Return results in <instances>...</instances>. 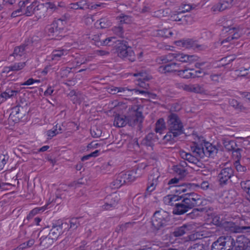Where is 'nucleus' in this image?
<instances>
[{
  "instance_id": "nucleus-1",
  "label": "nucleus",
  "mask_w": 250,
  "mask_h": 250,
  "mask_svg": "<svg viewBox=\"0 0 250 250\" xmlns=\"http://www.w3.org/2000/svg\"><path fill=\"white\" fill-rule=\"evenodd\" d=\"M86 182L84 181L83 179L79 180L77 182H74L70 185L67 186L62 185L60 186L56 192V197L55 199H53L51 201L50 199L49 202L44 206L38 207L32 209L30 213V216H34L38 213L43 212L45 209L49 208L51 207L50 205L53 202L59 204L60 202L58 201L59 199H65L67 195H71L72 192L75 189L80 187V185L86 184Z\"/></svg>"
},
{
  "instance_id": "nucleus-2",
  "label": "nucleus",
  "mask_w": 250,
  "mask_h": 250,
  "mask_svg": "<svg viewBox=\"0 0 250 250\" xmlns=\"http://www.w3.org/2000/svg\"><path fill=\"white\" fill-rule=\"evenodd\" d=\"M96 45H114L120 57L125 58L132 62L135 60L134 52L131 47L128 45V42L123 40H117L115 37H109L104 40L97 41Z\"/></svg>"
},
{
  "instance_id": "nucleus-3",
  "label": "nucleus",
  "mask_w": 250,
  "mask_h": 250,
  "mask_svg": "<svg viewBox=\"0 0 250 250\" xmlns=\"http://www.w3.org/2000/svg\"><path fill=\"white\" fill-rule=\"evenodd\" d=\"M194 147L192 148L193 154L197 156L198 159L203 158L204 156L213 157L217 152V149L211 144L204 142L203 144H198L194 142Z\"/></svg>"
},
{
  "instance_id": "nucleus-4",
  "label": "nucleus",
  "mask_w": 250,
  "mask_h": 250,
  "mask_svg": "<svg viewBox=\"0 0 250 250\" xmlns=\"http://www.w3.org/2000/svg\"><path fill=\"white\" fill-rule=\"evenodd\" d=\"M205 63L204 62H197L195 63V67L199 68L198 70L194 69H185L181 70H173V74L180 76L184 78L188 79L190 77L196 78L204 76L205 75L208 74L205 71L204 68H201Z\"/></svg>"
},
{
  "instance_id": "nucleus-5",
  "label": "nucleus",
  "mask_w": 250,
  "mask_h": 250,
  "mask_svg": "<svg viewBox=\"0 0 250 250\" xmlns=\"http://www.w3.org/2000/svg\"><path fill=\"white\" fill-rule=\"evenodd\" d=\"M169 220V213L164 210H160L154 213L152 218V225L154 229H159L167 225Z\"/></svg>"
},
{
  "instance_id": "nucleus-6",
  "label": "nucleus",
  "mask_w": 250,
  "mask_h": 250,
  "mask_svg": "<svg viewBox=\"0 0 250 250\" xmlns=\"http://www.w3.org/2000/svg\"><path fill=\"white\" fill-rule=\"evenodd\" d=\"M185 138L183 124L176 114L173 113V143Z\"/></svg>"
},
{
  "instance_id": "nucleus-7",
  "label": "nucleus",
  "mask_w": 250,
  "mask_h": 250,
  "mask_svg": "<svg viewBox=\"0 0 250 250\" xmlns=\"http://www.w3.org/2000/svg\"><path fill=\"white\" fill-rule=\"evenodd\" d=\"M141 176L140 173H119L116 180L113 181V185L119 188L125 184H129L135 181Z\"/></svg>"
},
{
  "instance_id": "nucleus-8",
  "label": "nucleus",
  "mask_w": 250,
  "mask_h": 250,
  "mask_svg": "<svg viewBox=\"0 0 250 250\" xmlns=\"http://www.w3.org/2000/svg\"><path fill=\"white\" fill-rule=\"evenodd\" d=\"M156 62L162 65L158 68V71L167 75L172 72V55L170 54L163 56L156 59Z\"/></svg>"
},
{
  "instance_id": "nucleus-9",
  "label": "nucleus",
  "mask_w": 250,
  "mask_h": 250,
  "mask_svg": "<svg viewBox=\"0 0 250 250\" xmlns=\"http://www.w3.org/2000/svg\"><path fill=\"white\" fill-rule=\"evenodd\" d=\"M28 112L27 103L24 106L18 104L12 109L9 118L15 123L19 122Z\"/></svg>"
},
{
  "instance_id": "nucleus-10",
  "label": "nucleus",
  "mask_w": 250,
  "mask_h": 250,
  "mask_svg": "<svg viewBox=\"0 0 250 250\" xmlns=\"http://www.w3.org/2000/svg\"><path fill=\"white\" fill-rule=\"evenodd\" d=\"M182 199V202L185 203L189 208L199 206L202 203L201 196L194 192L187 194Z\"/></svg>"
},
{
  "instance_id": "nucleus-11",
  "label": "nucleus",
  "mask_w": 250,
  "mask_h": 250,
  "mask_svg": "<svg viewBox=\"0 0 250 250\" xmlns=\"http://www.w3.org/2000/svg\"><path fill=\"white\" fill-rule=\"evenodd\" d=\"M103 3L94 4L91 5L90 3L87 0H79L77 2L69 4V8L74 10H85L88 9H96L101 6Z\"/></svg>"
},
{
  "instance_id": "nucleus-12",
  "label": "nucleus",
  "mask_w": 250,
  "mask_h": 250,
  "mask_svg": "<svg viewBox=\"0 0 250 250\" xmlns=\"http://www.w3.org/2000/svg\"><path fill=\"white\" fill-rule=\"evenodd\" d=\"M225 30L226 32H229L230 35L227 38L223 40L221 42V45H223V46L229 47V45L233 43V40L239 39L241 34L239 32L238 30L234 27H225Z\"/></svg>"
},
{
  "instance_id": "nucleus-13",
  "label": "nucleus",
  "mask_w": 250,
  "mask_h": 250,
  "mask_svg": "<svg viewBox=\"0 0 250 250\" xmlns=\"http://www.w3.org/2000/svg\"><path fill=\"white\" fill-rule=\"evenodd\" d=\"M182 88L184 90L189 92L206 95L209 94V91L205 88V85L203 84H184Z\"/></svg>"
},
{
  "instance_id": "nucleus-14",
  "label": "nucleus",
  "mask_w": 250,
  "mask_h": 250,
  "mask_svg": "<svg viewBox=\"0 0 250 250\" xmlns=\"http://www.w3.org/2000/svg\"><path fill=\"white\" fill-rule=\"evenodd\" d=\"M143 119L142 112L139 111L138 109L136 110L135 114L127 116L128 125L131 127L137 125L138 130L141 129Z\"/></svg>"
},
{
  "instance_id": "nucleus-15",
  "label": "nucleus",
  "mask_w": 250,
  "mask_h": 250,
  "mask_svg": "<svg viewBox=\"0 0 250 250\" xmlns=\"http://www.w3.org/2000/svg\"><path fill=\"white\" fill-rule=\"evenodd\" d=\"M242 150L241 148H236L232 152V157L235 160L233 165L237 172H245L247 170L246 167L242 166L239 162L241 158V151Z\"/></svg>"
},
{
  "instance_id": "nucleus-16",
  "label": "nucleus",
  "mask_w": 250,
  "mask_h": 250,
  "mask_svg": "<svg viewBox=\"0 0 250 250\" xmlns=\"http://www.w3.org/2000/svg\"><path fill=\"white\" fill-rule=\"evenodd\" d=\"M173 59L182 62L191 63L198 60L196 55H188L183 53H173Z\"/></svg>"
},
{
  "instance_id": "nucleus-17",
  "label": "nucleus",
  "mask_w": 250,
  "mask_h": 250,
  "mask_svg": "<svg viewBox=\"0 0 250 250\" xmlns=\"http://www.w3.org/2000/svg\"><path fill=\"white\" fill-rule=\"evenodd\" d=\"M186 188L183 183L180 185H173V201H178L183 198V195H180L186 191Z\"/></svg>"
},
{
  "instance_id": "nucleus-18",
  "label": "nucleus",
  "mask_w": 250,
  "mask_h": 250,
  "mask_svg": "<svg viewBox=\"0 0 250 250\" xmlns=\"http://www.w3.org/2000/svg\"><path fill=\"white\" fill-rule=\"evenodd\" d=\"M184 40V48L193 49L196 51H201L206 49L207 46L204 45L198 44L195 41L191 39Z\"/></svg>"
},
{
  "instance_id": "nucleus-19",
  "label": "nucleus",
  "mask_w": 250,
  "mask_h": 250,
  "mask_svg": "<svg viewBox=\"0 0 250 250\" xmlns=\"http://www.w3.org/2000/svg\"><path fill=\"white\" fill-rule=\"evenodd\" d=\"M158 138L154 133H149L146 137L143 139L141 142V145L153 147L154 146V143L158 141Z\"/></svg>"
},
{
  "instance_id": "nucleus-20",
  "label": "nucleus",
  "mask_w": 250,
  "mask_h": 250,
  "mask_svg": "<svg viewBox=\"0 0 250 250\" xmlns=\"http://www.w3.org/2000/svg\"><path fill=\"white\" fill-rule=\"evenodd\" d=\"M250 241L248 239L244 236H241L238 237L236 241H235L234 250H245L249 246Z\"/></svg>"
},
{
  "instance_id": "nucleus-21",
  "label": "nucleus",
  "mask_w": 250,
  "mask_h": 250,
  "mask_svg": "<svg viewBox=\"0 0 250 250\" xmlns=\"http://www.w3.org/2000/svg\"><path fill=\"white\" fill-rule=\"evenodd\" d=\"M29 4L28 0L20 1L18 3L19 8L14 11L11 14V17L15 18L18 16L24 15L26 7Z\"/></svg>"
},
{
  "instance_id": "nucleus-22",
  "label": "nucleus",
  "mask_w": 250,
  "mask_h": 250,
  "mask_svg": "<svg viewBox=\"0 0 250 250\" xmlns=\"http://www.w3.org/2000/svg\"><path fill=\"white\" fill-rule=\"evenodd\" d=\"M194 147V143L190 146V152L187 153L183 150L179 151V154L181 157L188 161L191 163H194L196 161L198 160L197 156H195L193 154V152L192 151V148Z\"/></svg>"
},
{
  "instance_id": "nucleus-23",
  "label": "nucleus",
  "mask_w": 250,
  "mask_h": 250,
  "mask_svg": "<svg viewBox=\"0 0 250 250\" xmlns=\"http://www.w3.org/2000/svg\"><path fill=\"white\" fill-rule=\"evenodd\" d=\"M222 239V245L225 250H232L235 245V240L230 236L220 237Z\"/></svg>"
},
{
  "instance_id": "nucleus-24",
  "label": "nucleus",
  "mask_w": 250,
  "mask_h": 250,
  "mask_svg": "<svg viewBox=\"0 0 250 250\" xmlns=\"http://www.w3.org/2000/svg\"><path fill=\"white\" fill-rule=\"evenodd\" d=\"M234 0H220L219 3L214 6V10L222 11L231 8L233 5Z\"/></svg>"
},
{
  "instance_id": "nucleus-25",
  "label": "nucleus",
  "mask_w": 250,
  "mask_h": 250,
  "mask_svg": "<svg viewBox=\"0 0 250 250\" xmlns=\"http://www.w3.org/2000/svg\"><path fill=\"white\" fill-rule=\"evenodd\" d=\"M160 175L158 173H153L149 176V185L147 188V190L149 192L153 191L158 183V178Z\"/></svg>"
},
{
  "instance_id": "nucleus-26",
  "label": "nucleus",
  "mask_w": 250,
  "mask_h": 250,
  "mask_svg": "<svg viewBox=\"0 0 250 250\" xmlns=\"http://www.w3.org/2000/svg\"><path fill=\"white\" fill-rule=\"evenodd\" d=\"M67 54V50L64 49L54 50L49 58L50 61H54V63L61 60L62 56Z\"/></svg>"
},
{
  "instance_id": "nucleus-27",
  "label": "nucleus",
  "mask_w": 250,
  "mask_h": 250,
  "mask_svg": "<svg viewBox=\"0 0 250 250\" xmlns=\"http://www.w3.org/2000/svg\"><path fill=\"white\" fill-rule=\"evenodd\" d=\"M36 5L37 7L34 10V15L38 19L45 17L47 11L46 7L43 4H40L38 1Z\"/></svg>"
},
{
  "instance_id": "nucleus-28",
  "label": "nucleus",
  "mask_w": 250,
  "mask_h": 250,
  "mask_svg": "<svg viewBox=\"0 0 250 250\" xmlns=\"http://www.w3.org/2000/svg\"><path fill=\"white\" fill-rule=\"evenodd\" d=\"M189 208L186 206L184 202L175 203L173 213L175 214H182L186 212Z\"/></svg>"
},
{
  "instance_id": "nucleus-29",
  "label": "nucleus",
  "mask_w": 250,
  "mask_h": 250,
  "mask_svg": "<svg viewBox=\"0 0 250 250\" xmlns=\"http://www.w3.org/2000/svg\"><path fill=\"white\" fill-rule=\"evenodd\" d=\"M127 123V116L118 115L115 117L114 125L118 127L125 126Z\"/></svg>"
},
{
  "instance_id": "nucleus-30",
  "label": "nucleus",
  "mask_w": 250,
  "mask_h": 250,
  "mask_svg": "<svg viewBox=\"0 0 250 250\" xmlns=\"http://www.w3.org/2000/svg\"><path fill=\"white\" fill-rule=\"evenodd\" d=\"M40 245L43 249H46L51 246L54 243V240L48 235L42 236L40 239Z\"/></svg>"
},
{
  "instance_id": "nucleus-31",
  "label": "nucleus",
  "mask_w": 250,
  "mask_h": 250,
  "mask_svg": "<svg viewBox=\"0 0 250 250\" xmlns=\"http://www.w3.org/2000/svg\"><path fill=\"white\" fill-rule=\"evenodd\" d=\"M62 234V231L61 230V228L59 226H56L51 229L48 235L55 240Z\"/></svg>"
},
{
  "instance_id": "nucleus-32",
  "label": "nucleus",
  "mask_w": 250,
  "mask_h": 250,
  "mask_svg": "<svg viewBox=\"0 0 250 250\" xmlns=\"http://www.w3.org/2000/svg\"><path fill=\"white\" fill-rule=\"evenodd\" d=\"M66 23V22L65 20L62 19H58L55 20L52 23L53 26L56 28V30H57L60 33L61 31L64 29Z\"/></svg>"
},
{
  "instance_id": "nucleus-33",
  "label": "nucleus",
  "mask_w": 250,
  "mask_h": 250,
  "mask_svg": "<svg viewBox=\"0 0 250 250\" xmlns=\"http://www.w3.org/2000/svg\"><path fill=\"white\" fill-rule=\"evenodd\" d=\"M26 45H22L17 46L14 48V52L10 56H13L15 58H18L21 57L25 54V48Z\"/></svg>"
},
{
  "instance_id": "nucleus-34",
  "label": "nucleus",
  "mask_w": 250,
  "mask_h": 250,
  "mask_svg": "<svg viewBox=\"0 0 250 250\" xmlns=\"http://www.w3.org/2000/svg\"><path fill=\"white\" fill-rule=\"evenodd\" d=\"M18 91L11 89L10 88H7L5 91L0 94V97L4 100H7L8 98L13 97L17 95Z\"/></svg>"
},
{
  "instance_id": "nucleus-35",
  "label": "nucleus",
  "mask_w": 250,
  "mask_h": 250,
  "mask_svg": "<svg viewBox=\"0 0 250 250\" xmlns=\"http://www.w3.org/2000/svg\"><path fill=\"white\" fill-rule=\"evenodd\" d=\"M37 4H38L37 1H34L30 3L29 5L26 7V10L24 13V15L26 16H31L34 14V10L35 8L37 7Z\"/></svg>"
},
{
  "instance_id": "nucleus-36",
  "label": "nucleus",
  "mask_w": 250,
  "mask_h": 250,
  "mask_svg": "<svg viewBox=\"0 0 250 250\" xmlns=\"http://www.w3.org/2000/svg\"><path fill=\"white\" fill-rule=\"evenodd\" d=\"M233 173H219L218 178L220 184H226L227 181L233 175Z\"/></svg>"
},
{
  "instance_id": "nucleus-37",
  "label": "nucleus",
  "mask_w": 250,
  "mask_h": 250,
  "mask_svg": "<svg viewBox=\"0 0 250 250\" xmlns=\"http://www.w3.org/2000/svg\"><path fill=\"white\" fill-rule=\"evenodd\" d=\"M83 219L82 218H74L68 220L70 230H75L80 225Z\"/></svg>"
},
{
  "instance_id": "nucleus-38",
  "label": "nucleus",
  "mask_w": 250,
  "mask_h": 250,
  "mask_svg": "<svg viewBox=\"0 0 250 250\" xmlns=\"http://www.w3.org/2000/svg\"><path fill=\"white\" fill-rule=\"evenodd\" d=\"M166 128L163 118H160L155 124V131L157 133H162V131Z\"/></svg>"
},
{
  "instance_id": "nucleus-39",
  "label": "nucleus",
  "mask_w": 250,
  "mask_h": 250,
  "mask_svg": "<svg viewBox=\"0 0 250 250\" xmlns=\"http://www.w3.org/2000/svg\"><path fill=\"white\" fill-rule=\"evenodd\" d=\"M187 227L188 226L185 225L182 227L177 228L175 229L174 231L173 232V234L176 237L182 236L183 235L185 234L187 232V231L188 230L187 229Z\"/></svg>"
},
{
  "instance_id": "nucleus-40",
  "label": "nucleus",
  "mask_w": 250,
  "mask_h": 250,
  "mask_svg": "<svg viewBox=\"0 0 250 250\" xmlns=\"http://www.w3.org/2000/svg\"><path fill=\"white\" fill-rule=\"evenodd\" d=\"M124 26L121 24H119L118 26H114L112 28L113 32L121 38H124Z\"/></svg>"
},
{
  "instance_id": "nucleus-41",
  "label": "nucleus",
  "mask_w": 250,
  "mask_h": 250,
  "mask_svg": "<svg viewBox=\"0 0 250 250\" xmlns=\"http://www.w3.org/2000/svg\"><path fill=\"white\" fill-rule=\"evenodd\" d=\"M25 65L26 62H15L10 66L12 71H18L22 69Z\"/></svg>"
},
{
  "instance_id": "nucleus-42",
  "label": "nucleus",
  "mask_w": 250,
  "mask_h": 250,
  "mask_svg": "<svg viewBox=\"0 0 250 250\" xmlns=\"http://www.w3.org/2000/svg\"><path fill=\"white\" fill-rule=\"evenodd\" d=\"M99 155H100V150H96L94 152H92L89 154L85 155H84L81 158V160L82 162H84V161H87V160H90L92 158H95V157H98Z\"/></svg>"
},
{
  "instance_id": "nucleus-43",
  "label": "nucleus",
  "mask_w": 250,
  "mask_h": 250,
  "mask_svg": "<svg viewBox=\"0 0 250 250\" xmlns=\"http://www.w3.org/2000/svg\"><path fill=\"white\" fill-rule=\"evenodd\" d=\"M90 133L93 137L99 138L101 136L102 131L100 127L93 126L90 129Z\"/></svg>"
},
{
  "instance_id": "nucleus-44",
  "label": "nucleus",
  "mask_w": 250,
  "mask_h": 250,
  "mask_svg": "<svg viewBox=\"0 0 250 250\" xmlns=\"http://www.w3.org/2000/svg\"><path fill=\"white\" fill-rule=\"evenodd\" d=\"M241 186L242 189L247 192L249 197L248 199L250 201V180L243 181L241 183Z\"/></svg>"
},
{
  "instance_id": "nucleus-45",
  "label": "nucleus",
  "mask_w": 250,
  "mask_h": 250,
  "mask_svg": "<svg viewBox=\"0 0 250 250\" xmlns=\"http://www.w3.org/2000/svg\"><path fill=\"white\" fill-rule=\"evenodd\" d=\"M46 32L48 34V36H57L59 33L56 30V28L53 26V23L48 25L46 27Z\"/></svg>"
},
{
  "instance_id": "nucleus-46",
  "label": "nucleus",
  "mask_w": 250,
  "mask_h": 250,
  "mask_svg": "<svg viewBox=\"0 0 250 250\" xmlns=\"http://www.w3.org/2000/svg\"><path fill=\"white\" fill-rule=\"evenodd\" d=\"M105 200L107 201H109L110 204L114 203V208L117 205L118 201L119 200V198L117 194H114L111 195L107 196L105 198Z\"/></svg>"
},
{
  "instance_id": "nucleus-47",
  "label": "nucleus",
  "mask_w": 250,
  "mask_h": 250,
  "mask_svg": "<svg viewBox=\"0 0 250 250\" xmlns=\"http://www.w3.org/2000/svg\"><path fill=\"white\" fill-rule=\"evenodd\" d=\"M120 22V24L123 25V24H127L131 22V17L125 15L124 14H122L119 17H118Z\"/></svg>"
},
{
  "instance_id": "nucleus-48",
  "label": "nucleus",
  "mask_w": 250,
  "mask_h": 250,
  "mask_svg": "<svg viewBox=\"0 0 250 250\" xmlns=\"http://www.w3.org/2000/svg\"><path fill=\"white\" fill-rule=\"evenodd\" d=\"M9 157L8 154H0V170L3 169L5 165L9 160Z\"/></svg>"
},
{
  "instance_id": "nucleus-49",
  "label": "nucleus",
  "mask_w": 250,
  "mask_h": 250,
  "mask_svg": "<svg viewBox=\"0 0 250 250\" xmlns=\"http://www.w3.org/2000/svg\"><path fill=\"white\" fill-rule=\"evenodd\" d=\"M183 13L180 12L179 11H174V13H173V21H185V18L182 15Z\"/></svg>"
},
{
  "instance_id": "nucleus-50",
  "label": "nucleus",
  "mask_w": 250,
  "mask_h": 250,
  "mask_svg": "<svg viewBox=\"0 0 250 250\" xmlns=\"http://www.w3.org/2000/svg\"><path fill=\"white\" fill-rule=\"evenodd\" d=\"M172 126H170L169 128V131L165 135L163 138V143L167 144L169 142L171 144V139H172Z\"/></svg>"
},
{
  "instance_id": "nucleus-51",
  "label": "nucleus",
  "mask_w": 250,
  "mask_h": 250,
  "mask_svg": "<svg viewBox=\"0 0 250 250\" xmlns=\"http://www.w3.org/2000/svg\"><path fill=\"white\" fill-rule=\"evenodd\" d=\"M229 104L230 106L233 107L236 109H241L243 107L242 104L238 102L236 100L231 99L229 100Z\"/></svg>"
},
{
  "instance_id": "nucleus-52",
  "label": "nucleus",
  "mask_w": 250,
  "mask_h": 250,
  "mask_svg": "<svg viewBox=\"0 0 250 250\" xmlns=\"http://www.w3.org/2000/svg\"><path fill=\"white\" fill-rule=\"evenodd\" d=\"M225 147L228 150L233 151L237 148V144L234 141H230L225 145Z\"/></svg>"
},
{
  "instance_id": "nucleus-53",
  "label": "nucleus",
  "mask_w": 250,
  "mask_h": 250,
  "mask_svg": "<svg viewBox=\"0 0 250 250\" xmlns=\"http://www.w3.org/2000/svg\"><path fill=\"white\" fill-rule=\"evenodd\" d=\"M193 8H194V7H193V6L190 4H182L179 8V10L180 12L184 13L186 12H188Z\"/></svg>"
},
{
  "instance_id": "nucleus-54",
  "label": "nucleus",
  "mask_w": 250,
  "mask_h": 250,
  "mask_svg": "<svg viewBox=\"0 0 250 250\" xmlns=\"http://www.w3.org/2000/svg\"><path fill=\"white\" fill-rule=\"evenodd\" d=\"M57 128L58 125H56L55 126H54L53 129H50L47 131V134L50 138L54 137L55 136L59 133V131H58Z\"/></svg>"
},
{
  "instance_id": "nucleus-55",
  "label": "nucleus",
  "mask_w": 250,
  "mask_h": 250,
  "mask_svg": "<svg viewBox=\"0 0 250 250\" xmlns=\"http://www.w3.org/2000/svg\"><path fill=\"white\" fill-rule=\"evenodd\" d=\"M69 224L68 221H65L61 224V225H59L61 228V230L62 231V233L70 230Z\"/></svg>"
},
{
  "instance_id": "nucleus-56",
  "label": "nucleus",
  "mask_w": 250,
  "mask_h": 250,
  "mask_svg": "<svg viewBox=\"0 0 250 250\" xmlns=\"http://www.w3.org/2000/svg\"><path fill=\"white\" fill-rule=\"evenodd\" d=\"M203 210H204L203 208H200V209L194 208L193 209L191 213L188 214V216L189 218H194L198 215V211H203Z\"/></svg>"
},
{
  "instance_id": "nucleus-57",
  "label": "nucleus",
  "mask_w": 250,
  "mask_h": 250,
  "mask_svg": "<svg viewBox=\"0 0 250 250\" xmlns=\"http://www.w3.org/2000/svg\"><path fill=\"white\" fill-rule=\"evenodd\" d=\"M40 80H34L33 78H30L25 82L21 84V85H30L33 84L35 83H40Z\"/></svg>"
},
{
  "instance_id": "nucleus-58",
  "label": "nucleus",
  "mask_w": 250,
  "mask_h": 250,
  "mask_svg": "<svg viewBox=\"0 0 250 250\" xmlns=\"http://www.w3.org/2000/svg\"><path fill=\"white\" fill-rule=\"evenodd\" d=\"M104 205H103L102 206L103 209H104V210L111 209V208H114V203L110 204L109 201H107L105 200V199H104Z\"/></svg>"
},
{
  "instance_id": "nucleus-59",
  "label": "nucleus",
  "mask_w": 250,
  "mask_h": 250,
  "mask_svg": "<svg viewBox=\"0 0 250 250\" xmlns=\"http://www.w3.org/2000/svg\"><path fill=\"white\" fill-rule=\"evenodd\" d=\"M181 108V104L177 100L173 101V111H178Z\"/></svg>"
},
{
  "instance_id": "nucleus-60",
  "label": "nucleus",
  "mask_w": 250,
  "mask_h": 250,
  "mask_svg": "<svg viewBox=\"0 0 250 250\" xmlns=\"http://www.w3.org/2000/svg\"><path fill=\"white\" fill-rule=\"evenodd\" d=\"M211 81L214 83H216L219 82L221 79V75L219 74H212L210 76Z\"/></svg>"
},
{
  "instance_id": "nucleus-61",
  "label": "nucleus",
  "mask_w": 250,
  "mask_h": 250,
  "mask_svg": "<svg viewBox=\"0 0 250 250\" xmlns=\"http://www.w3.org/2000/svg\"><path fill=\"white\" fill-rule=\"evenodd\" d=\"M193 185L195 187H200L201 188L203 189H207L209 186L208 182L206 181L202 182L200 185L196 184H193Z\"/></svg>"
},
{
  "instance_id": "nucleus-62",
  "label": "nucleus",
  "mask_w": 250,
  "mask_h": 250,
  "mask_svg": "<svg viewBox=\"0 0 250 250\" xmlns=\"http://www.w3.org/2000/svg\"><path fill=\"white\" fill-rule=\"evenodd\" d=\"M16 150L17 151L21 152L22 154H28L29 150L27 149L23 146L20 145L16 148Z\"/></svg>"
},
{
  "instance_id": "nucleus-63",
  "label": "nucleus",
  "mask_w": 250,
  "mask_h": 250,
  "mask_svg": "<svg viewBox=\"0 0 250 250\" xmlns=\"http://www.w3.org/2000/svg\"><path fill=\"white\" fill-rule=\"evenodd\" d=\"M165 204L168 205H172V196L170 194L164 197L163 199Z\"/></svg>"
},
{
  "instance_id": "nucleus-64",
  "label": "nucleus",
  "mask_w": 250,
  "mask_h": 250,
  "mask_svg": "<svg viewBox=\"0 0 250 250\" xmlns=\"http://www.w3.org/2000/svg\"><path fill=\"white\" fill-rule=\"evenodd\" d=\"M54 91V88L51 86H49L47 87V89L44 91L43 95L45 96H50L52 95Z\"/></svg>"
}]
</instances>
